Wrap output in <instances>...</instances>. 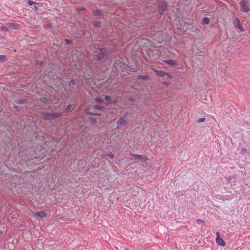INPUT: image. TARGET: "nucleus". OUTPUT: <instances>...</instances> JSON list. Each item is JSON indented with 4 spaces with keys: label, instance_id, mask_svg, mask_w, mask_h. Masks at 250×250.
Returning a JSON list of instances; mask_svg holds the SVG:
<instances>
[{
    "label": "nucleus",
    "instance_id": "423d86ee",
    "mask_svg": "<svg viewBox=\"0 0 250 250\" xmlns=\"http://www.w3.org/2000/svg\"><path fill=\"white\" fill-rule=\"evenodd\" d=\"M156 72L157 74L161 77H165L167 76L169 78H171L170 75L169 74L166 73L165 72L162 71H159L157 70L156 71Z\"/></svg>",
    "mask_w": 250,
    "mask_h": 250
},
{
    "label": "nucleus",
    "instance_id": "2eb2a0df",
    "mask_svg": "<svg viewBox=\"0 0 250 250\" xmlns=\"http://www.w3.org/2000/svg\"><path fill=\"white\" fill-rule=\"evenodd\" d=\"M93 24L95 26H99L100 25V22L98 21H95L93 22Z\"/></svg>",
    "mask_w": 250,
    "mask_h": 250
},
{
    "label": "nucleus",
    "instance_id": "e433bc0d",
    "mask_svg": "<svg viewBox=\"0 0 250 250\" xmlns=\"http://www.w3.org/2000/svg\"><path fill=\"white\" fill-rule=\"evenodd\" d=\"M2 232L1 230H0V235L2 234Z\"/></svg>",
    "mask_w": 250,
    "mask_h": 250
},
{
    "label": "nucleus",
    "instance_id": "f257e3e1",
    "mask_svg": "<svg viewBox=\"0 0 250 250\" xmlns=\"http://www.w3.org/2000/svg\"><path fill=\"white\" fill-rule=\"evenodd\" d=\"M127 124V115L123 116L118 122V128H121Z\"/></svg>",
    "mask_w": 250,
    "mask_h": 250
},
{
    "label": "nucleus",
    "instance_id": "72a5a7b5",
    "mask_svg": "<svg viewBox=\"0 0 250 250\" xmlns=\"http://www.w3.org/2000/svg\"><path fill=\"white\" fill-rule=\"evenodd\" d=\"M136 69H136V68H132V69H131V70L132 71H135Z\"/></svg>",
    "mask_w": 250,
    "mask_h": 250
},
{
    "label": "nucleus",
    "instance_id": "5701e85b",
    "mask_svg": "<svg viewBox=\"0 0 250 250\" xmlns=\"http://www.w3.org/2000/svg\"><path fill=\"white\" fill-rule=\"evenodd\" d=\"M148 76H139V79H142L144 80H147L148 79Z\"/></svg>",
    "mask_w": 250,
    "mask_h": 250
},
{
    "label": "nucleus",
    "instance_id": "4468645a",
    "mask_svg": "<svg viewBox=\"0 0 250 250\" xmlns=\"http://www.w3.org/2000/svg\"><path fill=\"white\" fill-rule=\"evenodd\" d=\"M205 118H201L199 119L196 121V123H202V122H205Z\"/></svg>",
    "mask_w": 250,
    "mask_h": 250
},
{
    "label": "nucleus",
    "instance_id": "f03ea898",
    "mask_svg": "<svg viewBox=\"0 0 250 250\" xmlns=\"http://www.w3.org/2000/svg\"><path fill=\"white\" fill-rule=\"evenodd\" d=\"M248 1L247 0H242L240 2L241 10L242 11L248 13L250 10L247 8Z\"/></svg>",
    "mask_w": 250,
    "mask_h": 250
},
{
    "label": "nucleus",
    "instance_id": "c9c22d12",
    "mask_svg": "<svg viewBox=\"0 0 250 250\" xmlns=\"http://www.w3.org/2000/svg\"><path fill=\"white\" fill-rule=\"evenodd\" d=\"M71 83L73 84L74 83V80L71 81Z\"/></svg>",
    "mask_w": 250,
    "mask_h": 250
},
{
    "label": "nucleus",
    "instance_id": "6e6552de",
    "mask_svg": "<svg viewBox=\"0 0 250 250\" xmlns=\"http://www.w3.org/2000/svg\"><path fill=\"white\" fill-rule=\"evenodd\" d=\"M99 51L100 53V55L97 56V59L98 60H101L104 57L103 55L104 54L105 50L104 48L100 49Z\"/></svg>",
    "mask_w": 250,
    "mask_h": 250
},
{
    "label": "nucleus",
    "instance_id": "473e14b6",
    "mask_svg": "<svg viewBox=\"0 0 250 250\" xmlns=\"http://www.w3.org/2000/svg\"><path fill=\"white\" fill-rule=\"evenodd\" d=\"M1 86H2V87L3 88H4L5 86H6V85L5 84H4V83H2V84H1Z\"/></svg>",
    "mask_w": 250,
    "mask_h": 250
},
{
    "label": "nucleus",
    "instance_id": "dca6fc26",
    "mask_svg": "<svg viewBox=\"0 0 250 250\" xmlns=\"http://www.w3.org/2000/svg\"><path fill=\"white\" fill-rule=\"evenodd\" d=\"M104 99H105L106 101L109 102H110V103H112V102H113L111 100H110V97H109V96H105V97H104Z\"/></svg>",
    "mask_w": 250,
    "mask_h": 250
},
{
    "label": "nucleus",
    "instance_id": "1a4fd4ad",
    "mask_svg": "<svg viewBox=\"0 0 250 250\" xmlns=\"http://www.w3.org/2000/svg\"><path fill=\"white\" fill-rule=\"evenodd\" d=\"M165 62L169 65H174L176 64V62L173 60H169L165 61Z\"/></svg>",
    "mask_w": 250,
    "mask_h": 250
},
{
    "label": "nucleus",
    "instance_id": "b1692460",
    "mask_svg": "<svg viewBox=\"0 0 250 250\" xmlns=\"http://www.w3.org/2000/svg\"><path fill=\"white\" fill-rule=\"evenodd\" d=\"M235 21H236V23L235 24V27L238 28V23H240V21L238 19H236Z\"/></svg>",
    "mask_w": 250,
    "mask_h": 250
},
{
    "label": "nucleus",
    "instance_id": "c85d7f7f",
    "mask_svg": "<svg viewBox=\"0 0 250 250\" xmlns=\"http://www.w3.org/2000/svg\"><path fill=\"white\" fill-rule=\"evenodd\" d=\"M65 42L66 44H68V43H70L71 42V41L68 39H65Z\"/></svg>",
    "mask_w": 250,
    "mask_h": 250
},
{
    "label": "nucleus",
    "instance_id": "4be33fe9",
    "mask_svg": "<svg viewBox=\"0 0 250 250\" xmlns=\"http://www.w3.org/2000/svg\"><path fill=\"white\" fill-rule=\"evenodd\" d=\"M238 28L240 30L241 32L244 31L243 27L241 26L240 23H238Z\"/></svg>",
    "mask_w": 250,
    "mask_h": 250
},
{
    "label": "nucleus",
    "instance_id": "a211bd4d",
    "mask_svg": "<svg viewBox=\"0 0 250 250\" xmlns=\"http://www.w3.org/2000/svg\"><path fill=\"white\" fill-rule=\"evenodd\" d=\"M37 139L39 140H41V141H43H43L45 142V141L44 140V137H43V136H42V137L41 136H39V137H37Z\"/></svg>",
    "mask_w": 250,
    "mask_h": 250
},
{
    "label": "nucleus",
    "instance_id": "393cba45",
    "mask_svg": "<svg viewBox=\"0 0 250 250\" xmlns=\"http://www.w3.org/2000/svg\"><path fill=\"white\" fill-rule=\"evenodd\" d=\"M232 179H234V178H233L231 176H230L228 178V179H227V181H228V183H231V180Z\"/></svg>",
    "mask_w": 250,
    "mask_h": 250
},
{
    "label": "nucleus",
    "instance_id": "6ab92c4d",
    "mask_svg": "<svg viewBox=\"0 0 250 250\" xmlns=\"http://www.w3.org/2000/svg\"><path fill=\"white\" fill-rule=\"evenodd\" d=\"M5 60V56L3 55H0V61H4Z\"/></svg>",
    "mask_w": 250,
    "mask_h": 250
},
{
    "label": "nucleus",
    "instance_id": "a878e982",
    "mask_svg": "<svg viewBox=\"0 0 250 250\" xmlns=\"http://www.w3.org/2000/svg\"><path fill=\"white\" fill-rule=\"evenodd\" d=\"M95 101H96L98 103H99V104H101V102H102V100L101 99H100V98H96V99H95Z\"/></svg>",
    "mask_w": 250,
    "mask_h": 250
},
{
    "label": "nucleus",
    "instance_id": "c756f323",
    "mask_svg": "<svg viewBox=\"0 0 250 250\" xmlns=\"http://www.w3.org/2000/svg\"><path fill=\"white\" fill-rule=\"evenodd\" d=\"M49 144H50V143H49L48 141H46V142H45V145H46V146H47L49 145Z\"/></svg>",
    "mask_w": 250,
    "mask_h": 250
},
{
    "label": "nucleus",
    "instance_id": "0eeeda50",
    "mask_svg": "<svg viewBox=\"0 0 250 250\" xmlns=\"http://www.w3.org/2000/svg\"><path fill=\"white\" fill-rule=\"evenodd\" d=\"M216 242L218 245L221 246H225L226 245V242L220 237H217L216 238Z\"/></svg>",
    "mask_w": 250,
    "mask_h": 250
},
{
    "label": "nucleus",
    "instance_id": "7ed1b4c3",
    "mask_svg": "<svg viewBox=\"0 0 250 250\" xmlns=\"http://www.w3.org/2000/svg\"><path fill=\"white\" fill-rule=\"evenodd\" d=\"M60 116H61L60 114L47 113L45 114V118L47 120H51L54 119Z\"/></svg>",
    "mask_w": 250,
    "mask_h": 250
},
{
    "label": "nucleus",
    "instance_id": "aec40b11",
    "mask_svg": "<svg viewBox=\"0 0 250 250\" xmlns=\"http://www.w3.org/2000/svg\"><path fill=\"white\" fill-rule=\"evenodd\" d=\"M95 108L97 110H101L103 107L100 105H96L95 106Z\"/></svg>",
    "mask_w": 250,
    "mask_h": 250
},
{
    "label": "nucleus",
    "instance_id": "f8f14e48",
    "mask_svg": "<svg viewBox=\"0 0 250 250\" xmlns=\"http://www.w3.org/2000/svg\"><path fill=\"white\" fill-rule=\"evenodd\" d=\"M86 112L88 114H89V115H101V114L100 113H95V112H92L90 111H89V109H87L86 110Z\"/></svg>",
    "mask_w": 250,
    "mask_h": 250
},
{
    "label": "nucleus",
    "instance_id": "58836bf2",
    "mask_svg": "<svg viewBox=\"0 0 250 250\" xmlns=\"http://www.w3.org/2000/svg\"><path fill=\"white\" fill-rule=\"evenodd\" d=\"M79 10V11H82V10H83V9H80V10Z\"/></svg>",
    "mask_w": 250,
    "mask_h": 250
},
{
    "label": "nucleus",
    "instance_id": "9d476101",
    "mask_svg": "<svg viewBox=\"0 0 250 250\" xmlns=\"http://www.w3.org/2000/svg\"><path fill=\"white\" fill-rule=\"evenodd\" d=\"M147 159V157H134V160H138L140 161H146Z\"/></svg>",
    "mask_w": 250,
    "mask_h": 250
},
{
    "label": "nucleus",
    "instance_id": "412c9836",
    "mask_svg": "<svg viewBox=\"0 0 250 250\" xmlns=\"http://www.w3.org/2000/svg\"><path fill=\"white\" fill-rule=\"evenodd\" d=\"M27 3L29 5H33L34 4H35V3L32 1V0H29L28 1H27Z\"/></svg>",
    "mask_w": 250,
    "mask_h": 250
},
{
    "label": "nucleus",
    "instance_id": "9b49d317",
    "mask_svg": "<svg viewBox=\"0 0 250 250\" xmlns=\"http://www.w3.org/2000/svg\"><path fill=\"white\" fill-rule=\"evenodd\" d=\"M209 22V19L208 18H205L202 20V23L203 24H207Z\"/></svg>",
    "mask_w": 250,
    "mask_h": 250
},
{
    "label": "nucleus",
    "instance_id": "39448f33",
    "mask_svg": "<svg viewBox=\"0 0 250 250\" xmlns=\"http://www.w3.org/2000/svg\"><path fill=\"white\" fill-rule=\"evenodd\" d=\"M47 213L45 211H41L35 212V215L40 218H43L47 216Z\"/></svg>",
    "mask_w": 250,
    "mask_h": 250
},
{
    "label": "nucleus",
    "instance_id": "4c0bfd02",
    "mask_svg": "<svg viewBox=\"0 0 250 250\" xmlns=\"http://www.w3.org/2000/svg\"><path fill=\"white\" fill-rule=\"evenodd\" d=\"M133 156H137V157H139V156H139V155H133Z\"/></svg>",
    "mask_w": 250,
    "mask_h": 250
},
{
    "label": "nucleus",
    "instance_id": "bb28decb",
    "mask_svg": "<svg viewBox=\"0 0 250 250\" xmlns=\"http://www.w3.org/2000/svg\"><path fill=\"white\" fill-rule=\"evenodd\" d=\"M17 26H18V25L15 24H11L10 26L11 27H13V28L16 29V28H17Z\"/></svg>",
    "mask_w": 250,
    "mask_h": 250
},
{
    "label": "nucleus",
    "instance_id": "cd10ccee",
    "mask_svg": "<svg viewBox=\"0 0 250 250\" xmlns=\"http://www.w3.org/2000/svg\"><path fill=\"white\" fill-rule=\"evenodd\" d=\"M71 107H72V105L71 104L68 105L66 107V110H70V108H71Z\"/></svg>",
    "mask_w": 250,
    "mask_h": 250
},
{
    "label": "nucleus",
    "instance_id": "2f4dec72",
    "mask_svg": "<svg viewBox=\"0 0 250 250\" xmlns=\"http://www.w3.org/2000/svg\"><path fill=\"white\" fill-rule=\"evenodd\" d=\"M34 10L37 11L38 10V8L36 6H34Z\"/></svg>",
    "mask_w": 250,
    "mask_h": 250
},
{
    "label": "nucleus",
    "instance_id": "f704fd0d",
    "mask_svg": "<svg viewBox=\"0 0 250 250\" xmlns=\"http://www.w3.org/2000/svg\"><path fill=\"white\" fill-rule=\"evenodd\" d=\"M96 121V119H93V123H95Z\"/></svg>",
    "mask_w": 250,
    "mask_h": 250
},
{
    "label": "nucleus",
    "instance_id": "20e7f679",
    "mask_svg": "<svg viewBox=\"0 0 250 250\" xmlns=\"http://www.w3.org/2000/svg\"><path fill=\"white\" fill-rule=\"evenodd\" d=\"M167 7V4L165 2L163 1L159 3V9L161 14L166 10Z\"/></svg>",
    "mask_w": 250,
    "mask_h": 250
},
{
    "label": "nucleus",
    "instance_id": "f3484780",
    "mask_svg": "<svg viewBox=\"0 0 250 250\" xmlns=\"http://www.w3.org/2000/svg\"><path fill=\"white\" fill-rule=\"evenodd\" d=\"M196 222H197V224H201V223H204L205 222L202 219H197Z\"/></svg>",
    "mask_w": 250,
    "mask_h": 250
},
{
    "label": "nucleus",
    "instance_id": "ddd939ff",
    "mask_svg": "<svg viewBox=\"0 0 250 250\" xmlns=\"http://www.w3.org/2000/svg\"><path fill=\"white\" fill-rule=\"evenodd\" d=\"M93 14L94 16H101L102 15V12L100 10L93 11Z\"/></svg>",
    "mask_w": 250,
    "mask_h": 250
},
{
    "label": "nucleus",
    "instance_id": "7c9ffc66",
    "mask_svg": "<svg viewBox=\"0 0 250 250\" xmlns=\"http://www.w3.org/2000/svg\"><path fill=\"white\" fill-rule=\"evenodd\" d=\"M216 235H217V237H220V234H219V232H216Z\"/></svg>",
    "mask_w": 250,
    "mask_h": 250
}]
</instances>
